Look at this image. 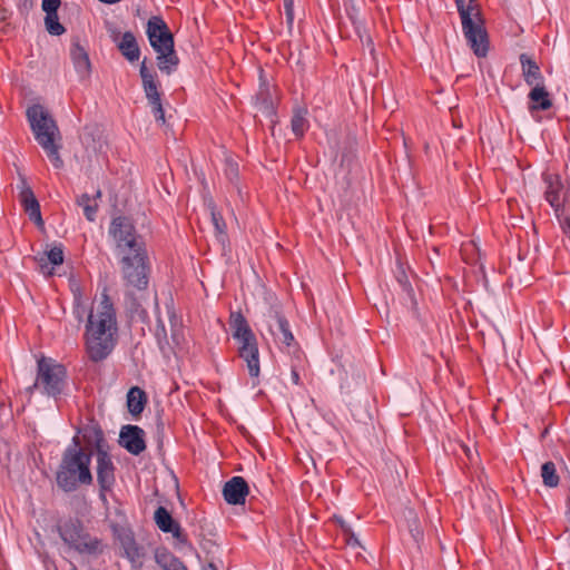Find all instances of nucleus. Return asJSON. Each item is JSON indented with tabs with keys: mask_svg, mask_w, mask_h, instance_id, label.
<instances>
[{
	"mask_svg": "<svg viewBox=\"0 0 570 570\" xmlns=\"http://www.w3.org/2000/svg\"><path fill=\"white\" fill-rule=\"evenodd\" d=\"M83 214L89 222H94L96 219L97 205H86L83 208Z\"/></svg>",
	"mask_w": 570,
	"mask_h": 570,
	"instance_id": "obj_40",
	"label": "nucleus"
},
{
	"mask_svg": "<svg viewBox=\"0 0 570 570\" xmlns=\"http://www.w3.org/2000/svg\"><path fill=\"white\" fill-rule=\"evenodd\" d=\"M78 450V451H85L81 446H80V441H79V438L78 436H73L72 438V441H71V444L67 446L66 450Z\"/></svg>",
	"mask_w": 570,
	"mask_h": 570,
	"instance_id": "obj_47",
	"label": "nucleus"
},
{
	"mask_svg": "<svg viewBox=\"0 0 570 570\" xmlns=\"http://www.w3.org/2000/svg\"><path fill=\"white\" fill-rule=\"evenodd\" d=\"M543 180L547 185V189L544 193L546 200L550 204L554 212L558 213L563 205V185L561 183V178L559 175L544 174Z\"/></svg>",
	"mask_w": 570,
	"mask_h": 570,
	"instance_id": "obj_15",
	"label": "nucleus"
},
{
	"mask_svg": "<svg viewBox=\"0 0 570 570\" xmlns=\"http://www.w3.org/2000/svg\"><path fill=\"white\" fill-rule=\"evenodd\" d=\"M567 519L570 523V495L567 499V511H566Z\"/></svg>",
	"mask_w": 570,
	"mask_h": 570,
	"instance_id": "obj_50",
	"label": "nucleus"
},
{
	"mask_svg": "<svg viewBox=\"0 0 570 570\" xmlns=\"http://www.w3.org/2000/svg\"><path fill=\"white\" fill-rule=\"evenodd\" d=\"M344 4L346 8L347 17L352 21L354 28H356V26H361L363 22L357 18L358 9L356 8L353 0H344Z\"/></svg>",
	"mask_w": 570,
	"mask_h": 570,
	"instance_id": "obj_35",
	"label": "nucleus"
},
{
	"mask_svg": "<svg viewBox=\"0 0 570 570\" xmlns=\"http://www.w3.org/2000/svg\"><path fill=\"white\" fill-rule=\"evenodd\" d=\"M267 323L271 334L275 341L291 347L295 344L294 335L289 323L278 307H271L267 313Z\"/></svg>",
	"mask_w": 570,
	"mask_h": 570,
	"instance_id": "obj_11",
	"label": "nucleus"
},
{
	"mask_svg": "<svg viewBox=\"0 0 570 570\" xmlns=\"http://www.w3.org/2000/svg\"><path fill=\"white\" fill-rule=\"evenodd\" d=\"M206 570H217L214 563H209Z\"/></svg>",
	"mask_w": 570,
	"mask_h": 570,
	"instance_id": "obj_51",
	"label": "nucleus"
},
{
	"mask_svg": "<svg viewBox=\"0 0 570 570\" xmlns=\"http://www.w3.org/2000/svg\"><path fill=\"white\" fill-rule=\"evenodd\" d=\"M345 541H346V544L350 546V547H361V543L357 539V537L355 535V533L351 530L350 532L345 533Z\"/></svg>",
	"mask_w": 570,
	"mask_h": 570,
	"instance_id": "obj_41",
	"label": "nucleus"
},
{
	"mask_svg": "<svg viewBox=\"0 0 570 570\" xmlns=\"http://www.w3.org/2000/svg\"><path fill=\"white\" fill-rule=\"evenodd\" d=\"M46 30L52 36H61L66 32V28L59 22L58 13L46 14Z\"/></svg>",
	"mask_w": 570,
	"mask_h": 570,
	"instance_id": "obj_33",
	"label": "nucleus"
},
{
	"mask_svg": "<svg viewBox=\"0 0 570 570\" xmlns=\"http://www.w3.org/2000/svg\"><path fill=\"white\" fill-rule=\"evenodd\" d=\"M142 295L135 296L134 293L128 292L125 297L126 309L131 318H138L144 323L149 320L148 312L142 307Z\"/></svg>",
	"mask_w": 570,
	"mask_h": 570,
	"instance_id": "obj_24",
	"label": "nucleus"
},
{
	"mask_svg": "<svg viewBox=\"0 0 570 570\" xmlns=\"http://www.w3.org/2000/svg\"><path fill=\"white\" fill-rule=\"evenodd\" d=\"M305 110H298L294 114L291 120V127L296 137H303L307 128V121L305 119Z\"/></svg>",
	"mask_w": 570,
	"mask_h": 570,
	"instance_id": "obj_32",
	"label": "nucleus"
},
{
	"mask_svg": "<svg viewBox=\"0 0 570 570\" xmlns=\"http://www.w3.org/2000/svg\"><path fill=\"white\" fill-rule=\"evenodd\" d=\"M70 570H78L73 563H70Z\"/></svg>",
	"mask_w": 570,
	"mask_h": 570,
	"instance_id": "obj_53",
	"label": "nucleus"
},
{
	"mask_svg": "<svg viewBox=\"0 0 570 570\" xmlns=\"http://www.w3.org/2000/svg\"><path fill=\"white\" fill-rule=\"evenodd\" d=\"M146 35L150 47L156 52L158 69L166 75L177 70L179 57L175 50V39L168 24L160 16H153L146 24Z\"/></svg>",
	"mask_w": 570,
	"mask_h": 570,
	"instance_id": "obj_4",
	"label": "nucleus"
},
{
	"mask_svg": "<svg viewBox=\"0 0 570 570\" xmlns=\"http://www.w3.org/2000/svg\"><path fill=\"white\" fill-rule=\"evenodd\" d=\"M157 527L165 533H171L175 538H179L180 525L174 520L170 512L165 507H158L154 514Z\"/></svg>",
	"mask_w": 570,
	"mask_h": 570,
	"instance_id": "obj_22",
	"label": "nucleus"
},
{
	"mask_svg": "<svg viewBox=\"0 0 570 570\" xmlns=\"http://www.w3.org/2000/svg\"><path fill=\"white\" fill-rule=\"evenodd\" d=\"M147 403V395L138 386H132L127 393V407L131 415L138 416L142 413Z\"/></svg>",
	"mask_w": 570,
	"mask_h": 570,
	"instance_id": "obj_23",
	"label": "nucleus"
},
{
	"mask_svg": "<svg viewBox=\"0 0 570 570\" xmlns=\"http://www.w3.org/2000/svg\"><path fill=\"white\" fill-rule=\"evenodd\" d=\"M116 309L107 289L100 295L96 312L91 308L86 324V347L89 358L95 362L106 360L117 344Z\"/></svg>",
	"mask_w": 570,
	"mask_h": 570,
	"instance_id": "obj_2",
	"label": "nucleus"
},
{
	"mask_svg": "<svg viewBox=\"0 0 570 570\" xmlns=\"http://www.w3.org/2000/svg\"><path fill=\"white\" fill-rule=\"evenodd\" d=\"M117 49L130 63L139 60L140 58V48L131 31L122 33L120 41L117 43Z\"/></svg>",
	"mask_w": 570,
	"mask_h": 570,
	"instance_id": "obj_19",
	"label": "nucleus"
},
{
	"mask_svg": "<svg viewBox=\"0 0 570 570\" xmlns=\"http://www.w3.org/2000/svg\"><path fill=\"white\" fill-rule=\"evenodd\" d=\"M155 559L164 570H186L187 568L176 556L166 549L157 550Z\"/></svg>",
	"mask_w": 570,
	"mask_h": 570,
	"instance_id": "obj_26",
	"label": "nucleus"
},
{
	"mask_svg": "<svg viewBox=\"0 0 570 570\" xmlns=\"http://www.w3.org/2000/svg\"><path fill=\"white\" fill-rule=\"evenodd\" d=\"M108 490H102L101 488H99V499L104 502V503H107V497H106V492Z\"/></svg>",
	"mask_w": 570,
	"mask_h": 570,
	"instance_id": "obj_49",
	"label": "nucleus"
},
{
	"mask_svg": "<svg viewBox=\"0 0 570 570\" xmlns=\"http://www.w3.org/2000/svg\"><path fill=\"white\" fill-rule=\"evenodd\" d=\"M108 234L115 243L116 255L120 257L126 285L144 292L149 283L148 256L131 219L126 216L112 218Z\"/></svg>",
	"mask_w": 570,
	"mask_h": 570,
	"instance_id": "obj_1",
	"label": "nucleus"
},
{
	"mask_svg": "<svg viewBox=\"0 0 570 570\" xmlns=\"http://www.w3.org/2000/svg\"><path fill=\"white\" fill-rule=\"evenodd\" d=\"M73 302H72V314L78 322V326L83 322L87 313V304L83 299L82 293L79 287L72 289Z\"/></svg>",
	"mask_w": 570,
	"mask_h": 570,
	"instance_id": "obj_29",
	"label": "nucleus"
},
{
	"mask_svg": "<svg viewBox=\"0 0 570 570\" xmlns=\"http://www.w3.org/2000/svg\"><path fill=\"white\" fill-rule=\"evenodd\" d=\"M397 281H399L400 285L402 286V288L404 291H410L411 289V285H410V283L407 281V277L404 274V272L401 273V275L397 277Z\"/></svg>",
	"mask_w": 570,
	"mask_h": 570,
	"instance_id": "obj_42",
	"label": "nucleus"
},
{
	"mask_svg": "<svg viewBox=\"0 0 570 570\" xmlns=\"http://www.w3.org/2000/svg\"><path fill=\"white\" fill-rule=\"evenodd\" d=\"M121 547L132 568L141 569L145 558L144 548L140 547L131 535H127L121 540Z\"/></svg>",
	"mask_w": 570,
	"mask_h": 570,
	"instance_id": "obj_21",
	"label": "nucleus"
},
{
	"mask_svg": "<svg viewBox=\"0 0 570 570\" xmlns=\"http://www.w3.org/2000/svg\"><path fill=\"white\" fill-rule=\"evenodd\" d=\"M462 32L473 53L483 58L489 52V36L481 9L475 0H455Z\"/></svg>",
	"mask_w": 570,
	"mask_h": 570,
	"instance_id": "obj_6",
	"label": "nucleus"
},
{
	"mask_svg": "<svg viewBox=\"0 0 570 570\" xmlns=\"http://www.w3.org/2000/svg\"><path fill=\"white\" fill-rule=\"evenodd\" d=\"M355 31H356L362 45L364 47H366L371 53H374V42H373L371 36L368 35L364 23H362L361 26H356Z\"/></svg>",
	"mask_w": 570,
	"mask_h": 570,
	"instance_id": "obj_34",
	"label": "nucleus"
},
{
	"mask_svg": "<svg viewBox=\"0 0 570 570\" xmlns=\"http://www.w3.org/2000/svg\"><path fill=\"white\" fill-rule=\"evenodd\" d=\"M61 540L80 554L98 556L102 552V542L91 537L85 529L83 523L76 518H69L58 525Z\"/></svg>",
	"mask_w": 570,
	"mask_h": 570,
	"instance_id": "obj_7",
	"label": "nucleus"
},
{
	"mask_svg": "<svg viewBox=\"0 0 570 570\" xmlns=\"http://www.w3.org/2000/svg\"><path fill=\"white\" fill-rule=\"evenodd\" d=\"M49 261V263L53 266L61 265L63 263V250L61 246H53L51 249L45 253L41 257H36V259L39 262L40 271L45 275H52V268L48 266V263L46 261V257Z\"/></svg>",
	"mask_w": 570,
	"mask_h": 570,
	"instance_id": "obj_25",
	"label": "nucleus"
},
{
	"mask_svg": "<svg viewBox=\"0 0 570 570\" xmlns=\"http://www.w3.org/2000/svg\"><path fill=\"white\" fill-rule=\"evenodd\" d=\"M155 336L158 341L160 348H163L161 344H163V341L167 340V332H166L165 324H164L163 320L160 318V316L157 317Z\"/></svg>",
	"mask_w": 570,
	"mask_h": 570,
	"instance_id": "obj_36",
	"label": "nucleus"
},
{
	"mask_svg": "<svg viewBox=\"0 0 570 570\" xmlns=\"http://www.w3.org/2000/svg\"><path fill=\"white\" fill-rule=\"evenodd\" d=\"M560 223H561V227H562L563 232L570 238V216H566Z\"/></svg>",
	"mask_w": 570,
	"mask_h": 570,
	"instance_id": "obj_46",
	"label": "nucleus"
},
{
	"mask_svg": "<svg viewBox=\"0 0 570 570\" xmlns=\"http://www.w3.org/2000/svg\"><path fill=\"white\" fill-rule=\"evenodd\" d=\"M284 11L286 14L287 23L292 24L294 21V0H284Z\"/></svg>",
	"mask_w": 570,
	"mask_h": 570,
	"instance_id": "obj_39",
	"label": "nucleus"
},
{
	"mask_svg": "<svg viewBox=\"0 0 570 570\" xmlns=\"http://www.w3.org/2000/svg\"><path fill=\"white\" fill-rule=\"evenodd\" d=\"M60 4V0H42V10L46 14L58 13Z\"/></svg>",
	"mask_w": 570,
	"mask_h": 570,
	"instance_id": "obj_37",
	"label": "nucleus"
},
{
	"mask_svg": "<svg viewBox=\"0 0 570 570\" xmlns=\"http://www.w3.org/2000/svg\"><path fill=\"white\" fill-rule=\"evenodd\" d=\"M335 519L344 534L352 530L351 525L346 521H344L342 518H335Z\"/></svg>",
	"mask_w": 570,
	"mask_h": 570,
	"instance_id": "obj_45",
	"label": "nucleus"
},
{
	"mask_svg": "<svg viewBox=\"0 0 570 570\" xmlns=\"http://www.w3.org/2000/svg\"><path fill=\"white\" fill-rule=\"evenodd\" d=\"M541 478L546 487H558L560 478L557 473L556 464L553 462L548 461L541 465Z\"/></svg>",
	"mask_w": 570,
	"mask_h": 570,
	"instance_id": "obj_30",
	"label": "nucleus"
},
{
	"mask_svg": "<svg viewBox=\"0 0 570 570\" xmlns=\"http://www.w3.org/2000/svg\"><path fill=\"white\" fill-rule=\"evenodd\" d=\"M519 60L522 67L523 79L528 86L543 83V76L539 65L529 55L521 53Z\"/></svg>",
	"mask_w": 570,
	"mask_h": 570,
	"instance_id": "obj_20",
	"label": "nucleus"
},
{
	"mask_svg": "<svg viewBox=\"0 0 570 570\" xmlns=\"http://www.w3.org/2000/svg\"><path fill=\"white\" fill-rule=\"evenodd\" d=\"M249 492L248 484L243 476H233L223 488V497L228 504H244Z\"/></svg>",
	"mask_w": 570,
	"mask_h": 570,
	"instance_id": "obj_14",
	"label": "nucleus"
},
{
	"mask_svg": "<svg viewBox=\"0 0 570 570\" xmlns=\"http://www.w3.org/2000/svg\"><path fill=\"white\" fill-rule=\"evenodd\" d=\"M229 326L233 338L238 343V352L258 346L254 332L240 312L230 313Z\"/></svg>",
	"mask_w": 570,
	"mask_h": 570,
	"instance_id": "obj_10",
	"label": "nucleus"
},
{
	"mask_svg": "<svg viewBox=\"0 0 570 570\" xmlns=\"http://www.w3.org/2000/svg\"><path fill=\"white\" fill-rule=\"evenodd\" d=\"M20 200L30 220H33L37 225L42 226L43 220L41 217L39 202L37 200L31 188L24 184L20 191Z\"/></svg>",
	"mask_w": 570,
	"mask_h": 570,
	"instance_id": "obj_17",
	"label": "nucleus"
},
{
	"mask_svg": "<svg viewBox=\"0 0 570 570\" xmlns=\"http://www.w3.org/2000/svg\"><path fill=\"white\" fill-rule=\"evenodd\" d=\"M238 355L246 363V367L248 370V374L250 375V377H258L261 373L258 346H255L247 351H239Z\"/></svg>",
	"mask_w": 570,
	"mask_h": 570,
	"instance_id": "obj_27",
	"label": "nucleus"
},
{
	"mask_svg": "<svg viewBox=\"0 0 570 570\" xmlns=\"http://www.w3.org/2000/svg\"><path fill=\"white\" fill-rule=\"evenodd\" d=\"M225 173L230 181L235 180L238 177V165L235 161L228 159L226 161Z\"/></svg>",
	"mask_w": 570,
	"mask_h": 570,
	"instance_id": "obj_38",
	"label": "nucleus"
},
{
	"mask_svg": "<svg viewBox=\"0 0 570 570\" xmlns=\"http://www.w3.org/2000/svg\"><path fill=\"white\" fill-rule=\"evenodd\" d=\"M291 380L295 385L301 384L299 373H298L296 366H294V365H292V368H291Z\"/></svg>",
	"mask_w": 570,
	"mask_h": 570,
	"instance_id": "obj_43",
	"label": "nucleus"
},
{
	"mask_svg": "<svg viewBox=\"0 0 570 570\" xmlns=\"http://www.w3.org/2000/svg\"><path fill=\"white\" fill-rule=\"evenodd\" d=\"M155 306H156V309L158 311V309H159V306H158L157 297H155Z\"/></svg>",
	"mask_w": 570,
	"mask_h": 570,
	"instance_id": "obj_52",
	"label": "nucleus"
},
{
	"mask_svg": "<svg viewBox=\"0 0 570 570\" xmlns=\"http://www.w3.org/2000/svg\"><path fill=\"white\" fill-rule=\"evenodd\" d=\"M115 465L106 450L97 453V482L102 490H111L115 484Z\"/></svg>",
	"mask_w": 570,
	"mask_h": 570,
	"instance_id": "obj_13",
	"label": "nucleus"
},
{
	"mask_svg": "<svg viewBox=\"0 0 570 570\" xmlns=\"http://www.w3.org/2000/svg\"><path fill=\"white\" fill-rule=\"evenodd\" d=\"M91 452L65 450L56 472L57 487L63 492L70 493L76 491L80 484H91Z\"/></svg>",
	"mask_w": 570,
	"mask_h": 570,
	"instance_id": "obj_5",
	"label": "nucleus"
},
{
	"mask_svg": "<svg viewBox=\"0 0 570 570\" xmlns=\"http://www.w3.org/2000/svg\"><path fill=\"white\" fill-rule=\"evenodd\" d=\"M118 442L130 454L139 455L146 450L145 431L138 425H124Z\"/></svg>",
	"mask_w": 570,
	"mask_h": 570,
	"instance_id": "obj_12",
	"label": "nucleus"
},
{
	"mask_svg": "<svg viewBox=\"0 0 570 570\" xmlns=\"http://www.w3.org/2000/svg\"><path fill=\"white\" fill-rule=\"evenodd\" d=\"M210 216H212V223L215 228L216 239L222 246H224L228 239L227 234H226V223H225L223 216L214 209L212 210Z\"/></svg>",
	"mask_w": 570,
	"mask_h": 570,
	"instance_id": "obj_31",
	"label": "nucleus"
},
{
	"mask_svg": "<svg viewBox=\"0 0 570 570\" xmlns=\"http://www.w3.org/2000/svg\"><path fill=\"white\" fill-rule=\"evenodd\" d=\"M70 59L79 78L81 80L87 79L91 72V62L87 50L79 43V41H73L71 43Z\"/></svg>",
	"mask_w": 570,
	"mask_h": 570,
	"instance_id": "obj_16",
	"label": "nucleus"
},
{
	"mask_svg": "<svg viewBox=\"0 0 570 570\" xmlns=\"http://www.w3.org/2000/svg\"><path fill=\"white\" fill-rule=\"evenodd\" d=\"M528 98L530 100L529 111L531 114L539 110H548L552 107V100L550 99V94L546 89L543 83H537L532 86Z\"/></svg>",
	"mask_w": 570,
	"mask_h": 570,
	"instance_id": "obj_18",
	"label": "nucleus"
},
{
	"mask_svg": "<svg viewBox=\"0 0 570 570\" xmlns=\"http://www.w3.org/2000/svg\"><path fill=\"white\" fill-rule=\"evenodd\" d=\"M139 75L146 98L151 107L153 115L157 122L164 125L166 120L160 94L158 91L159 82L156 79V73L148 69L146 58L140 63Z\"/></svg>",
	"mask_w": 570,
	"mask_h": 570,
	"instance_id": "obj_9",
	"label": "nucleus"
},
{
	"mask_svg": "<svg viewBox=\"0 0 570 570\" xmlns=\"http://www.w3.org/2000/svg\"><path fill=\"white\" fill-rule=\"evenodd\" d=\"M83 439L88 443H94L97 453L105 450V436L102 430L98 425L88 426L85 429Z\"/></svg>",
	"mask_w": 570,
	"mask_h": 570,
	"instance_id": "obj_28",
	"label": "nucleus"
},
{
	"mask_svg": "<svg viewBox=\"0 0 570 570\" xmlns=\"http://www.w3.org/2000/svg\"><path fill=\"white\" fill-rule=\"evenodd\" d=\"M77 204L83 209L86 205L90 204V196L88 194H82L78 197Z\"/></svg>",
	"mask_w": 570,
	"mask_h": 570,
	"instance_id": "obj_44",
	"label": "nucleus"
},
{
	"mask_svg": "<svg viewBox=\"0 0 570 570\" xmlns=\"http://www.w3.org/2000/svg\"><path fill=\"white\" fill-rule=\"evenodd\" d=\"M66 367L52 358L42 357L37 364V379L35 387L42 390V393L57 399L62 394L66 386Z\"/></svg>",
	"mask_w": 570,
	"mask_h": 570,
	"instance_id": "obj_8",
	"label": "nucleus"
},
{
	"mask_svg": "<svg viewBox=\"0 0 570 570\" xmlns=\"http://www.w3.org/2000/svg\"><path fill=\"white\" fill-rule=\"evenodd\" d=\"M170 303L173 304V301H170ZM167 308H168L169 321L171 324H174V321H176V314H175L174 307H173V305L171 306L167 305Z\"/></svg>",
	"mask_w": 570,
	"mask_h": 570,
	"instance_id": "obj_48",
	"label": "nucleus"
},
{
	"mask_svg": "<svg viewBox=\"0 0 570 570\" xmlns=\"http://www.w3.org/2000/svg\"><path fill=\"white\" fill-rule=\"evenodd\" d=\"M26 116L36 141L45 150L53 167L57 169L62 168L63 160L59 154L61 146L57 142L61 139V135L57 121L39 104L28 107Z\"/></svg>",
	"mask_w": 570,
	"mask_h": 570,
	"instance_id": "obj_3",
	"label": "nucleus"
}]
</instances>
